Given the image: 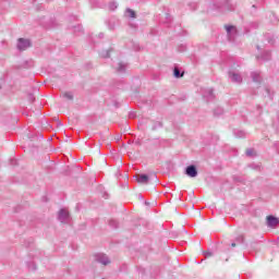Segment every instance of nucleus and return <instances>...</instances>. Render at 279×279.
<instances>
[{"mask_svg":"<svg viewBox=\"0 0 279 279\" xmlns=\"http://www.w3.org/2000/svg\"><path fill=\"white\" fill-rule=\"evenodd\" d=\"M32 47V41L29 39L20 38L17 41L19 51H25V49H29Z\"/></svg>","mask_w":279,"mask_h":279,"instance_id":"f257e3e1","label":"nucleus"},{"mask_svg":"<svg viewBox=\"0 0 279 279\" xmlns=\"http://www.w3.org/2000/svg\"><path fill=\"white\" fill-rule=\"evenodd\" d=\"M94 258L96 263H100V265H110V258H108L106 254L98 253L94 255Z\"/></svg>","mask_w":279,"mask_h":279,"instance_id":"f03ea898","label":"nucleus"},{"mask_svg":"<svg viewBox=\"0 0 279 279\" xmlns=\"http://www.w3.org/2000/svg\"><path fill=\"white\" fill-rule=\"evenodd\" d=\"M58 219H59V221H61V223H69V221H71V216H69V210L61 209L59 211Z\"/></svg>","mask_w":279,"mask_h":279,"instance_id":"7ed1b4c3","label":"nucleus"},{"mask_svg":"<svg viewBox=\"0 0 279 279\" xmlns=\"http://www.w3.org/2000/svg\"><path fill=\"white\" fill-rule=\"evenodd\" d=\"M229 77L231 82H234L235 84H241V82H243V76L238 72H229Z\"/></svg>","mask_w":279,"mask_h":279,"instance_id":"20e7f679","label":"nucleus"},{"mask_svg":"<svg viewBox=\"0 0 279 279\" xmlns=\"http://www.w3.org/2000/svg\"><path fill=\"white\" fill-rule=\"evenodd\" d=\"M185 173L189 178H197V168L194 165H191L185 169Z\"/></svg>","mask_w":279,"mask_h":279,"instance_id":"39448f33","label":"nucleus"},{"mask_svg":"<svg viewBox=\"0 0 279 279\" xmlns=\"http://www.w3.org/2000/svg\"><path fill=\"white\" fill-rule=\"evenodd\" d=\"M279 220L278 218L274 217V216H268L267 217V226L269 228H276V226H278Z\"/></svg>","mask_w":279,"mask_h":279,"instance_id":"423d86ee","label":"nucleus"},{"mask_svg":"<svg viewBox=\"0 0 279 279\" xmlns=\"http://www.w3.org/2000/svg\"><path fill=\"white\" fill-rule=\"evenodd\" d=\"M227 34L229 36V40H234V36H236V27L227 26Z\"/></svg>","mask_w":279,"mask_h":279,"instance_id":"0eeeda50","label":"nucleus"},{"mask_svg":"<svg viewBox=\"0 0 279 279\" xmlns=\"http://www.w3.org/2000/svg\"><path fill=\"white\" fill-rule=\"evenodd\" d=\"M136 180L140 184H147L149 182V177L146 174H137Z\"/></svg>","mask_w":279,"mask_h":279,"instance_id":"6e6552de","label":"nucleus"},{"mask_svg":"<svg viewBox=\"0 0 279 279\" xmlns=\"http://www.w3.org/2000/svg\"><path fill=\"white\" fill-rule=\"evenodd\" d=\"M125 69H128V64L121 62L118 63V66L116 68L118 73H125Z\"/></svg>","mask_w":279,"mask_h":279,"instance_id":"1a4fd4ad","label":"nucleus"},{"mask_svg":"<svg viewBox=\"0 0 279 279\" xmlns=\"http://www.w3.org/2000/svg\"><path fill=\"white\" fill-rule=\"evenodd\" d=\"M252 80L253 82L260 83V81L263 80V77L260 76V72H253Z\"/></svg>","mask_w":279,"mask_h":279,"instance_id":"9d476101","label":"nucleus"},{"mask_svg":"<svg viewBox=\"0 0 279 279\" xmlns=\"http://www.w3.org/2000/svg\"><path fill=\"white\" fill-rule=\"evenodd\" d=\"M125 14L129 19H136V12L132 9H126Z\"/></svg>","mask_w":279,"mask_h":279,"instance_id":"9b49d317","label":"nucleus"},{"mask_svg":"<svg viewBox=\"0 0 279 279\" xmlns=\"http://www.w3.org/2000/svg\"><path fill=\"white\" fill-rule=\"evenodd\" d=\"M173 75L174 77H184V72H180V68H174Z\"/></svg>","mask_w":279,"mask_h":279,"instance_id":"f8f14e48","label":"nucleus"},{"mask_svg":"<svg viewBox=\"0 0 279 279\" xmlns=\"http://www.w3.org/2000/svg\"><path fill=\"white\" fill-rule=\"evenodd\" d=\"M63 97L65 98V99H69L70 101L73 99V94L71 93V92H65L64 94H63Z\"/></svg>","mask_w":279,"mask_h":279,"instance_id":"ddd939ff","label":"nucleus"},{"mask_svg":"<svg viewBox=\"0 0 279 279\" xmlns=\"http://www.w3.org/2000/svg\"><path fill=\"white\" fill-rule=\"evenodd\" d=\"M246 156H248V157L256 156L254 148L246 149Z\"/></svg>","mask_w":279,"mask_h":279,"instance_id":"4468645a","label":"nucleus"},{"mask_svg":"<svg viewBox=\"0 0 279 279\" xmlns=\"http://www.w3.org/2000/svg\"><path fill=\"white\" fill-rule=\"evenodd\" d=\"M236 243H244L245 242V236L244 235H239L235 238Z\"/></svg>","mask_w":279,"mask_h":279,"instance_id":"2eb2a0df","label":"nucleus"},{"mask_svg":"<svg viewBox=\"0 0 279 279\" xmlns=\"http://www.w3.org/2000/svg\"><path fill=\"white\" fill-rule=\"evenodd\" d=\"M101 58H110V50L105 53H101Z\"/></svg>","mask_w":279,"mask_h":279,"instance_id":"dca6fc26","label":"nucleus"},{"mask_svg":"<svg viewBox=\"0 0 279 279\" xmlns=\"http://www.w3.org/2000/svg\"><path fill=\"white\" fill-rule=\"evenodd\" d=\"M109 8H110V10H117V3H114V2L110 3Z\"/></svg>","mask_w":279,"mask_h":279,"instance_id":"f3484780","label":"nucleus"},{"mask_svg":"<svg viewBox=\"0 0 279 279\" xmlns=\"http://www.w3.org/2000/svg\"><path fill=\"white\" fill-rule=\"evenodd\" d=\"M269 58H271V53L270 52H266V57H264V60H269Z\"/></svg>","mask_w":279,"mask_h":279,"instance_id":"a211bd4d","label":"nucleus"},{"mask_svg":"<svg viewBox=\"0 0 279 279\" xmlns=\"http://www.w3.org/2000/svg\"><path fill=\"white\" fill-rule=\"evenodd\" d=\"M208 97H209V99H213V97H214V96H213V89H209V90H208Z\"/></svg>","mask_w":279,"mask_h":279,"instance_id":"6ab92c4d","label":"nucleus"},{"mask_svg":"<svg viewBox=\"0 0 279 279\" xmlns=\"http://www.w3.org/2000/svg\"><path fill=\"white\" fill-rule=\"evenodd\" d=\"M210 256H213V253L210 252L205 253V258H210Z\"/></svg>","mask_w":279,"mask_h":279,"instance_id":"aec40b11","label":"nucleus"},{"mask_svg":"<svg viewBox=\"0 0 279 279\" xmlns=\"http://www.w3.org/2000/svg\"><path fill=\"white\" fill-rule=\"evenodd\" d=\"M110 226H113V228H117V221L111 220V221H110Z\"/></svg>","mask_w":279,"mask_h":279,"instance_id":"412c9836","label":"nucleus"},{"mask_svg":"<svg viewBox=\"0 0 279 279\" xmlns=\"http://www.w3.org/2000/svg\"><path fill=\"white\" fill-rule=\"evenodd\" d=\"M11 165H17L16 159L11 160Z\"/></svg>","mask_w":279,"mask_h":279,"instance_id":"4be33fe9","label":"nucleus"},{"mask_svg":"<svg viewBox=\"0 0 279 279\" xmlns=\"http://www.w3.org/2000/svg\"><path fill=\"white\" fill-rule=\"evenodd\" d=\"M231 247H236V243L235 242L231 243Z\"/></svg>","mask_w":279,"mask_h":279,"instance_id":"5701e85b","label":"nucleus"}]
</instances>
